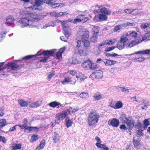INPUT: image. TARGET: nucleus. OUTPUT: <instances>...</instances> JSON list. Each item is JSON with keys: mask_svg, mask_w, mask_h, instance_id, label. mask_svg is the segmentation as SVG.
I'll list each match as a JSON object with an SVG mask.
<instances>
[{"mask_svg": "<svg viewBox=\"0 0 150 150\" xmlns=\"http://www.w3.org/2000/svg\"><path fill=\"white\" fill-rule=\"evenodd\" d=\"M39 18L38 15L36 13H31L26 15L25 17H23L20 19L18 22L22 24L21 28H23L27 26L29 27L35 28V26L32 25V24L35 22H38Z\"/></svg>", "mask_w": 150, "mask_h": 150, "instance_id": "obj_1", "label": "nucleus"}, {"mask_svg": "<svg viewBox=\"0 0 150 150\" xmlns=\"http://www.w3.org/2000/svg\"><path fill=\"white\" fill-rule=\"evenodd\" d=\"M65 47L60 49L59 51L57 52V50L53 49L50 50L44 51L40 53V55L44 56L43 58L40 59V62H44L46 61L49 57V55H54L56 54V56L58 59H60L62 57V54L65 50Z\"/></svg>", "mask_w": 150, "mask_h": 150, "instance_id": "obj_2", "label": "nucleus"}, {"mask_svg": "<svg viewBox=\"0 0 150 150\" xmlns=\"http://www.w3.org/2000/svg\"><path fill=\"white\" fill-rule=\"evenodd\" d=\"M129 35L128 33H125L121 36L120 39L121 41L123 42L126 44V47L127 48H131L138 44V41L137 39L130 41L127 38Z\"/></svg>", "mask_w": 150, "mask_h": 150, "instance_id": "obj_3", "label": "nucleus"}, {"mask_svg": "<svg viewBox=\"0 0 150 150\" xmlns=\"http://www.w3.org/2000/svg\"><path fill=\"white\" fill-rule=\"evenodd\" d=\"M120 120L121 122L126 125L129 129L131 130L134 126V120L130 117H127L124 114L121 115Z\"/></svg>", "mask_w": 150, "mask_h": 150, "instance_id": "obj_4", "label": "nucleus"}, {"mask_svg": "<svg viewBox=\"0 0 150 150\" xmlns=\"http://www.w3.org/2000/svg\"><path fill=\"white\" fill-rule=\"evenodd\" d=\"M99 116L95 111H91L87 118L88 123L89 126L95 125L98 122Z\"/></svg>", "mask_w": 150, "mask_h": 150, "instance_id": "obj_5", "label": "nucleus"}, {"mask_svg": "<svg viewBox=\"0 0 150 150\" xmlns=\"http://www.w3.org/2000/svg\"><path fill=\"white\" fill-rule=\"evenodd\" d=\"M137 41H138V44L142 42V41L146 42L150 40V31L148 32L143 35L142 36V39L140 38L137 39Z\"/></svg>", "mask_w": 150, "mask_h": 150, "instance_id": "obj_6", "label": "nucleus"}, {"mask_svg": "<svg viewBox=\"0 0 150 150\" xmlns=\"http://www.w3.org/2000/svg\"><path fill=\"white\" fill-rule=\"evenodd\" d=\"M15 21L14 18L12 16H9L7 17L5 21V24L7 26H9L13 24Z\"/></svg>", "mask_w": 150, "mask_h": 150, "instance_id": "obj_7", "label": "nucleus"}, {"mask_svg": "<svg viewBox=\"0 0 150 150\" xmlns=\"http://www.w3.org/2000/svg\"><path fill=\"white\" fill-rule=\"evenodd\" d=\"M125 13L128 14H132L133 15H135L138 14V9H133L132 8H127L123 10Z\"/></svg>", "mask_w": 150, "mask_h": 150, "instance_id": "obj_8", "label": "nucleus"}, {"mask_svg": "<svg viewBox=\"0 0 150 150\" xmlns=\"http://www.w3.org/2000/svg\"><path fill=\"white\" fill-rule=\"evenodd\" d=\"M108 123L109 125L114 127H117L119 125V121L117 119L113 118L112 119L108 121Z\"/></svg>", "mask_w": 150, "mask_h": 150, "instance_id": "obj_9", "label": "nucleus"}, {"mask_svg": "<svg viewBox=\"0 0 150 150\" xmlns=\"http://www.w3.org/2000/svg\"><path fill=\"white\" fill-rule=\"evenodd\" d=\"M29 103L30 104L29 107L30 108H37L40 106H41L42 104V102L41 101H36L30 103V102H29Z\"/></svg>", "mask_w": 150, "mask_h": 150, "instance_id": "obj_10", "label": "nucleus"}, {"mask_svg": "<svg viewBox=\"0 0 150 150\" xmlns=\"http://www.w3.org/2000/svg\"><path fill=\"white\" fill-rule=\"evenodd\" d=\"M6 66L5 67H3L2 69H1V70L4 69L6 67H11V69L13 70H16L18 68L19 66L18 65L13 62H8L6 65Z\"/></svg>", "mask_w": 150, "mask_h": 150, "instance_id": "obj_11", "label": "nucleus"}, {"mask_svg": "<svg viewBox=\"0 0 150 150\" xmlns=\"http://www.w3.org/2000/svg\"><path fill=\"white\" fill-rule=\"evenodd\" d=\"M47 105L50 107L53 108H54L58 106L57 108H59L61 106H62L59 103H58L56 101H54L50 102Z\"/></svg>", "mask_w": 150, "mask_h": 150, "instance_id": "obj_12", "label": "nucleus"}, {"mask_svg": "<svg viewBox=\"0 0 150 150\" xmlns=\"http://www.w3.org/2000/svg\"><path fill=\"white\" fill-rule=\"evenodd\" d=\"M103 62L106 65H111L115 64L117 62L115 61L112 60L110 59H104L103 60Z\"/></svg>", "mask_w": 150, "mask_h": 150, "instance_id": "obj_13", "label": "nucleus"}, {"mask_svg": "<svg viewBox=\"0 0 150 150\" xmlns=\"http://www.w3.org/2000/svg\"><path fill=\"white\" fill-rule=\"evenodd\" d=\"M92 61L90 60H88L84 62L82 64V66L88 69H89L91 65Z\"/></svg>", "mask_w": 150, "mask_h": 150, "instance_id": "obj_14", "label": "nucleus"}, {"mask_svg": "<svg viewBox=\"0 0 150 150\" xmlns=\"http://www.w3.org/2000/svg\"><path fill=\"white\" fill-rule=\"evenodd\" d=\"M126 43L123 42L119 41L117 44V47L119 50H121L124 48L125 46L126 47Z\"/></svg>", "mask_w": 150, "mask_h": 150, "instance_id": "obj_15", "label": "nucleus"}, {"mask_svg": "<svg viewBox=\"0 0 150 150\" xmlns=\"http://www.w3.org/2000/svg\"><path fill=\"white\" fill-rule=\"evenodd\" d=\"M89 37V32L87 31H85L83 33V35L82 37L81 40L82 42L87 41L88 40Z\"/></svg>", "mask_w": 150, "mask_h": 150, "instance_id": "obj_16", "label": "nucleus"}, {"mask_svg": "<svg viewBox=\"0 0 150 150\" xmlns=\"http://www.w3.org/2000/svg\"><path fill=\"white\" fill-rule=\"evenodd\" d=\"M99 10L100 14H104L105 15H108L110 14V12L105 7H103L99 9Z\"/></svg>", "mask_w": 150, "mask_h": 150, "instance_id": "obj_17", "label": "nucleus"}, {"mask_svg": "<svg viewBox=\"0 0 150 150\" xmlns=\"http://www.w3.org/2000/svg\"><path fill=\"white\" fill-rule=\"evenodd\" d=\"M123 105L122 102L120 101H117L116 103L115 107H112L113 108L117 109L122 108Z\"/></svg>", "mask_w": 150, "mask_h": 150, "instance_id": "obj_18", "label": "nucleus"}, {"mask_svg": "<svg viewBox=\"0 0 150 150\" xmlns=\"http://www.w3.org/2000/svg\"><path fill=\"white\" fill-rule=\"evenodd\" d=\"M18 101L19 104L22 107H27L28 105V102L25 101L23 99L19 100Z\"/></svg>", "mask_w": 150, "mask_h": 150, "instance_id": "obj_19", "label": "nucleus"}, {"mask_svg": "<svg viewBox=\"0 0 150 150\" xmlns=\"http://www.w3.org/2000/svg\"><path fill=\"white\" fill-rule=\"evenodd\" d=\"M76 77L78 79V80H80L81 81H83L86 78V76L83 74L81 73H79V74H77L76 75Z\"/></svg>", "mask_w": 150, "mask_h": 150, "instance_id": "obj_20", "label": "nucleus"}, {"mask_svg": "<svg viewBox=\"0 0 150 150\" xmlns=\"http://www.w3.org/2000/svg\"><path fill=\"white\" fill-rule=\"evenodd\" d=\"M137 139L135 137H134L133 138V144L135 148L138 149L139 148V146L140 144V141L139 139Z\"/></svg>", "mask_w": 150, "mask_h": 150, "instance_id": "obj_21", "label": "nucleus"}, {"mask_svg": "<svg viewBox=\"0 0 150 150\" xmlns=\"http://www.w3.org/2000/svg\"><path fill=\"white\" fill-rule=\"evenodd\" d=\"M96 79H100L102 78L103 76V73L102 71L98 70L96 72Z\"/></svg>", "mask_w": 150, "mask_h": 150, "instance_id": "obj_22", "label": "nucleus"}, {"mask_svg": "<svg viewBox=\"0 0 150 150\" xmlns=\"http://www.w3.org/2000/svg\"><path fill=\"white\" fill-rule=\"evenodd\" d=\"M52 140L53 141L56 143L57 142L59 141V134L55 132L54 134L52 137Z\"/></svg>", "mask_w": 150, "mask_h": 150, "instance_id": "obj_23", "label": "nucleus"}, {"mask_svg": "<svg viewBox=\"0 0 150 150\" xmlns=\"http://www.w3.org/2000/svg\"><path fill=\"white\" fill-rule=\"evenodd\" d=\"M45 145V142L44 140H43L41 141L39 146L36 149V150H41L43 149Z\"/></svg>", "mask_w": 150, "mask_h": 150, "instance_id": "obj_24", "label": "nucleus"}, {"mask_svg": "<svg viewBox=\"0 0 150 150\" xmlns=\"http://www.w3.org/2000/svg\"><path fill=\"white\" fill-rule=\"evenodd\" d=\"M117 41V40L115 38L105 40L106 45H112L115 43Z\"/></svg>", "mask_w": 150, "mask_h": 150, "instance_id": "obj_25", "label": "nucleus"}, {"mask_svg": "<svg viewBox=\"0 0 150 150\" xmlns=\"http://www.w3.org/2000/svg\"><path fill=\"white\" fill-rule=\"evenodd\" d=\"M78 63L77 60L74 57H72L68 59L67 63L69 64H76Z\"/></svg>", "mask_w": 150, "mask_h": 150, "instance_id": "obj_26", "label": "nucleus"}, {"mask_svg": "<svg viewBox=\"0 0 150 150\" xmlns=\"http://www.w3.org/2000/svg\"><path fill=\"white\" fill-rule=\"evenodd\" d=\"M93 97L96 100H100L103 98L102 95L99 93H95L93 96Z\"/></svg>", "mask_w": 150, "mask_h": 150, "instance_id": "obj_27", "label": "nucleus"}, {"mask_svg": "<svg viewBox=\"0 0 150 150\" xmlns=\"http://www.w3.org/2000/svg\"><path fill=\"white\" fill-rule=\"evenodd\" d=\"M96 145L98 148H100L103 150H108L109 149L108 147H107L105 145L101 143L96 144Z\"/></svg>", "mask_w": 150, "mask_h": 150, "instance_id": "obj_28", "label": "nucleus"}, {"mask_svg": "<svg viewBox=\"0 0 150 150\" xmlns=\"http://www.w3.org/2000/svg\"><path fill=\"white\" fill-rule=\"evenodd\" d=\"M6 120L5 119H2L0 120V130L1 129L7 125Z\"/></svg>", "mask_w": 150, "mask_h": 150, "instance_id": "obj_29", "label": "nucleus"}, {"mask_svg": "<svg viewBox=\"0 0 150 150\" xmlns=\"http://www.w3.org/2000/svg\"><path fill=\"white\" fill-rule=\"evenodd\" d=\"M123 27V24L115 26L114 29V32H119L120 30Z\"/></svg>", "mask_w": 150, "mask_h": 150, "instance_id": "obj_30", "label": "nucleus"}, {"mask_svg": "<svg viewBox=\"0 0 150 150\" xmlns=\"http://www.w3.org/2000/svg\"><path fill=\"white\" fill-rule=\"evenodd\" d=\"M107 18V17L105 15L100 14L99 15V21H105Z\"/></svg>", "mask_w": 150, "mask_h": 150, "instance_id": "obj_31", "label": "nucleus"}, {"mask_svg": "<svg viewBox=\"0 0 150 150\" xmlns=\"http://www.w3.org/2000/svg\"><path fill=\"white\" fill-rule=\"evenodd\" d=\"M73 123V121L72 119H70L69 118L66 117V126L69 127L72 126Z\"/></svg>", "mask_w": 150, "mask_h": 150, "instance_id": "obj_32", "label": "nucleus"}, {"mask_svg": "<svg viewBox=\"0 0 150 150\" xmlns=\"http://www.w3.org/2000/svg\"><path fill=\"white\" fill-rule=\"evenodd\" d=\"M70 83V84L74 85L76 83V80L71 77L66 78V83Z\"/></svg>", "mask_w": 150, "mask_h": 150, "instance_id": "obj_33", "label": "nucleus"}, {"mask_svg": "<svg viewBox=\"0 0 150 150\" xmlns=\"http://www.w3.org/2000/svg\"><path fill=\"white\" fill-rule=\"evenodd\" d=\"M98 35V34H96V33H93L92 36L90 38V40L91 41L93 42H96L97 40V35Z\"/></svg>", "mask_w": 150, "mask_h": 150, "instance_id": "obj_34", "label": "nucleus"}, {"mask_svg": "<svg viewBox=\"0 0 150 150\" xmlns=\"http://www.w3.org/2000/svg\"><path fill=\"white\" fill-rule=\"evenodd\" d=\"M66 117V113L65 112L62 113L60 114H57L56 115V118L59 119L63 120Z\"/></svg>", "mask_w": 150, "mask_h": 150, "instance_id": "obj_35", "label": "nucleus"}, {"mask_svg": "<svg viewBox=\"0 0 150 150\" xmlns=\"http://www.w3.org/2000/svg\"><path fill=\"white\" fill-rule=\"evenodd\" d=\"M149 25L150 24L149 23H144L140 25V27L142 29H145L148 27Z\"/></svg>", "mask_w": 150, "mask_h": 150, "instance_id": "obj_36", "label": "nucleus"}, {"mask_svg": "<svg viewBox=\"0 0 150 150\" xmlns=\"http://www.w3.org/2000/svg\"><path fill=\"white\" fill-rule=\"evenodd\" d=\"M134 54H148V50H146L142 51H139L135 52Z\"/></svg>", "mask_w": 150, "mask_h": 150, "instance_id": "obj_37", "label": "nucleus"}, {"mask_svg": "<svg viewBox=\"0 0 150 150\" xmlns=\"http://www.w3.org/2000/svg\"><path fill=\"white\" fill-rule=\"evenodd\" d=\"M80 97L82 98H87L88 97V95L87 93L83 92L80 94Z\"/></svg>", "mask_w": 150, "mask_h": 150, "instance_id": "obj_38", "label": "nucleus"}, {"mask_svg": "<svg viewBox=\"0 0 150 150\" xmlns=\"http://www.w3.org/2000/svg\"><path fill=\"white\" fill-rule=\"evenodd\" d=\"M81 15L78 16L76 18L74 19L73 23H78L81 22Z\"/></svg>", "mask_w": 150, "mask_h": 150, "instance_id": "obj_39", "label": "nucleus"}, {"mask_svg": "<svg viewBox=\"0 0 150 150\" xmlns=\"http://www.w3.org/2000/svg\"><path fill=\"white\" fill-rule=\"evenodd\" d=\"M135 25L134 23L127 22L126 23H123L124 27H125L128 26H134Z\"/></svg>", "mask_w": 150, "mask_h": 150, "instance_id": "obj_40", "label": "nucleus"}, {"mask_svg": "<svg viewBox=\"0 0 150 150\" xmlns=\"http://www.w3.org/2000/svg\"><path fill=\"white\" fill-rule=\"evenodd\" d=\"M39 55V54H38V53L36 54L35 55H27L25 57H23L22 59H30L33 57H34V56H38V55Z\"/></svg>", "mask_w": 150, "mask_h": 150, "instance_id": "obj_41", "label": "nucleus"}, {"mask_svg": "<svg viewBox=\"0 0 150 150\" xmlns=\"http://www.w3.org/2000/svg\"><path fill=\"white\" fill-rule=\"evenodd\" d=\"M38 138V136L37 135L34 134L33 135L31 138V140H30L31 142H33L34 141L37 140Z\"/></svg>", "mask_w": 150, "mask_h": 150, "instance_id": "obj_42", "label": "nucleus"}, {"mask_svg": "<svg viewBox=\"0 0 150 150\" xmlns=\"http://www.w3.org/2000/svg\"><path fill=\"white\" fill-rule=\"evenodd\" d=\"M92 29L94 32L93 33H96V34H98L99 31V28L98 26H93V27L92 28Z\"/></svg>", "mask_w": 150, "mask_h": 150, "instance_id": "obj_43", "label": "nucleus"}, {"mask_svg": "<svg viewBox=\"0 0 150 150\" xmlns=\"http://www.w3.org/2000/svg\"><path fill=\"white\" fill-rule=\"evenodd\" d=\"M65 21H64L61 23L62 29L63 31V32L65 35H66V25H65Z\"/></svg>", "mask_w": 150, "mask_h": 150, "instance_id": "obj_44", "label": "nucleus"}, {"mask_svg": "<svg viewBox=\"0 0 150 150\" xmlns=\"http://www.w3.org/2000/svg\"><path fill=\"white\" fill-rule=\"evenodd\" d=\"M97 68L98 66L92 62L91 65L89 69L91 70H93L97 69Z\"/></svg>", "mask_w": 150, "mask_h": 150, "instance_id": "obj_45", "label": "nucleus"}, {"mask_svg": "<svg viewBox=\"0 0 150 150\" xmlns=\"http://www.w3.org/2000/svg\"><path fill=\"white\" fill-rule=\"evenodd\" d=\"M120 88L122 89V91L125 93H128L129 92L128 88L122 87H120Z\"/></svg>", "mask_w": 150, "mask_h": 150, "instance_id": "obj_46", "label": "nucleus"}, {"mask_svg": "<svg viewBox=\"0 0 150 150\" xmlns=\"http://www.w3.org/2000/svg\"><path fill=\"white\" fill-rule=\"evenodd\" d=\"M72 35L71 30L69 27H66V35H68V36L71 35Z\"/></svg>", "mask_w": 150, "mask_h": 150, "instance_id": "obj_47", "label": "nucleus"}, {"mask_svg": "<svg viewBox=\"0 0 150 150\" xmlns=\"http://www.w3.org/2000/svg\"><path fill=\"white\" fill-rule=\"evenodd\" d=\"M143 123L144 125L146 126L150 125V118L145 119L143 122Z\"/></svg>", "mask_w": 150, "mask_h": 150, "instance_id": "obj_48", "label": "nucleus"}, {"mask_svg": "<svg viewBox=\"0 0 150 150\" xmlns=\"http://www.w3.org/2000/svg\"><path fill=\"white\" fill-rule=\"evenodd\" d=\"M85 30L82 27H80L79 28V30L77 33V35L78 36L81 35L82 33Z\"/></svg>", "mask_w": 150, "mask_h": 150, "instance_id": "obj_49", "label": "nucleus"}, {"mask_svg": "<svg viewBox=\"0 0 150 150\" xmlns=\"http://www.w3.org/2000/svg\"><path fill=\"white\" fill-rule=\"evenodd\" d=\"M81 22L84 23L87 21L89 19V18L87 17H85L83 15H81Z\"/></svg>", "mask_w": 150, "mask_h": 150, "instance_id": "obj_50", "label": "nucleus"}, {"mask_svg": "<svg viewBox=\"0 0 150 150\" xmlns=\"http://www.w3.org/2000/svg\"><path fill=\"white\" fill-rule=\"evenodd\" d=\"M143 131L141 129H139L136 132L137 135L138 137H140L143 135L144 134Z\"/></svg>", "mask_w": 150, "mask_h": 150, "instance_id": "obj_51", "label": "nucleus"}, {"mask_svg": "<svg viewBox=\"0 0 150 150\" xmlns=\"http://www.w3.org/2000/svg\"><path fill=\"white\" fill-rule=\"evenodd\" d=\"M28 130L29 131V132L30 131H34V127H27V128H25L24 130V131L25 132H28L27 131Z\"/></svg>", "mask_w": 150, "mask_h": 150, "instance_id": "obj_52", "label": "nucleus"}, {"mask_svg": "<svg viewBox=\"0 0 150 150\" xmlns=\"http://www.w3.org/2000/svg\"><path fill=\"white\" fill-rule=\"evenodd\" d=\"M115 48V46H112L111 47H107L105 49V51L106 52L110 51H111L114 50Z\"/></svg>", "mask_w": 150, "mask_h": 150, "instance_id": "obj_53", "label": "nucleus"}, {"mask_svg": "<svg viewBox=\"0 0 150 150\" xmlns=\"http://www.w3.org/2000/svg\"><path fill=\"white\" fill-rule=\"evenodd\" d=\"M137 35V33L134 31H133L130 33L129 35L132 37H136Z\"/></svg>", "mask_w": 150, "mask_h": 150, "instance_id": "obj_54", "label": "nucleus"}, {"mask_svg": "<svg viewBox=\"0 0 150 150\" xmlns=\"http://www.w3.org/2000/svg\"><path fill=\"white\" fill-rule=\"evenodd\" d=\"M55 75V74L54 72L50 73L48 75L47 79L49 80H50Z\"/></svg>", "mask_w": 150, "mask_h": 150, "instance_id": "obj_55", "label": "nucleus"}, {"mask_svg": "<svg viewBox=\"0 0 150 150\" xmlns=\"http://www.w3.org/2000/svg\"><path fill=\"white\" fill-rule=\"evenodd\" d=\"M69 74H70L72 76H74L76 74V72L75 71L73 70H70L67 73V75Z\"/></svg>", "mask_w": 150, "mask_h": 150, "instance_id": "obj_56", "label": "nucleus"}, {"mask_svg": "<svg viewBox=\"0 0 150 150\" xmlns=\"http://www.w3.org/2000/svg\"><path fill=\"white\" fill-rule=\"evenodd\" d=\"M6 32L5 31L4 33H0V41H1L3 38L4 37L5 35L6 34Z\"/></svg>", "mask_w": 150, "mask_h": 150, "instance_id": "obj_57", "label": "nucleus"}, {"mask_svg": "<svg viewBox=\"0 0 150 150\" xmlns=\"http://www.w3.org/2000/svg\"><path fill=\"white\" fill-rule=\"evenodd\" d=\"M95 140L96 142V144L101 143L102 142L100 138L98 136H96L95 139Z\"/></svg>", "mask_w": 150, "mask_h": 150, "instance_id": "obj_58", "label": "nucleus"}, {"mask_svg": "<svg viewBox=\"0 0 150 150\" xmlns=\"http://www.w3.org/2000/svg\"><path fill=\"white\" fill-rule=\"evenodd\" d=\"M138 62H141L145 60V58L144 57L141 56L138 57Z\"/></svg>", "mask_w": 150, "mask_h": 150, "instance_id": "obj_59", "label": "nucleus"}, {"mask_svg": "<svg viewBox=\"0 0 150 150\" xmlns=\"http://www.w3.org/2000/svg\"><path fill=\"white\" fill-rule=\"evenodd\" d=\"M6 139L4 137L0 136V142H2L4 143L6 142Z\"/></svg>", "mask_w": 150, "mask_h": 150, "instance_id": "obj_60", "label": "nucleus"}, {"mask_svg": "<svg viewBox=\"0 0 150 150\" xmlns=\"http://www.w3.org/2000/svg\"><path fill=\"white\" fill-rule=\"evenodd\" d=\"M120 128L121 129L126 130L128 129V127L124 124L121 125L120 126Z\"/></svg>", "mask_w": 150, "mask_h": 150, "instance_id": "obj_61", "label": "nucleus"}, {"mask_svg": "<svg viewBox=\"0 0 150 150\" xmlns=\"http://www.w3.org/2000/svg\"><path fill=\"white\" fill-rule=\"evenodd\" d=\"M84 43V46L86 47H89L90 45V42L88 40L86 41H84L83 42Z\"/></svg>", "mask_w": 150, "mask_h": 150, "instance_id": "obj_62", "label": "nucleus"}, {"mask_svg": "<svg viewBox=\"0 0 150 150\" xmlns=\"http://www.w3.org/2000/svg\"><path fill=\"white\" fill-rule=\"evenodd\" d=\"M4 110L3 108L0 107V116H2L4 115Z\"/></svg>", "mask_w": 150, "mask_h": 150, "instance_id": "obj_63", "label": "nucleus"}, {"mask_svg": "<svg viewBox=\"0 0 150 150\" xmlns=\"http://www.w3.org/2000/svg\"><path fill=\"white\" fill-rule=\"evenodd\" d=\"M22 145L21 144H16L14 145L13 146L16 147L17 149H20L21 148Z\"/></svg>", "mask_w": 150, "mask_h": 150, "instance_id": "obj_64", "label": "nucleus"}]
</instances>
